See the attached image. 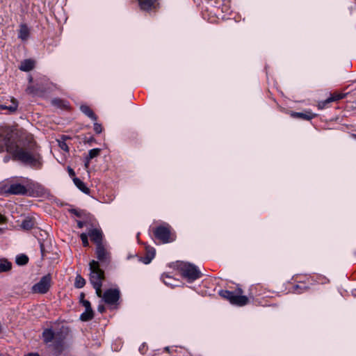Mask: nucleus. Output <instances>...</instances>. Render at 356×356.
<instances>
[{
	"label": "nucleus",
	"instance_id": "nucleus-35",
	"mask_svg": "<svg viewBox=\"0 0 356 356\" xmlns=\"http://www.w3.org/2000/svg\"><path fill=\"white\" fill-rule=\"evenodd\" d=\"M299 289H300V291H298V293H302V292L303 291V290H302V289H307V287H306L305 286L296 285V290H298Z\"/></svg>",
	"mask_w": 356,
	"mask_h": 356
},
{
	"label": "nucleus",
	"instance_id": "nucleus-40",
	"mask_svg": "<svg viewBox=\"0 0 356 356\" xmlns=\"http://www.w3.org/2000/svg\"><path fill=\"white\" fill-rule=\"evenodd\" d=\"M4 149V147L3 145L0 144V153L2 152Z\"/></svg>",
	"mask_w": 356,
	"mask_h": 356
},
{
	"label": "nucleus",
	"instance_id": "nucleus-5",
	"mask_svg": "<svg viewBox=\"0 0 356 356\" xmlns=\"http://www.w3.org/2000/svg\"><path fill=\"white\" fill-rule=\"evenodd\" d=\"M51 275L49 274L43 276L38 283L35 284L32 286L31 290L35 293H46L51 286Z\"/></svg>",
	"mask_w": 356,
	"mask_h": 356
},
{
	"label": "nucleus",
	"instance_id": "nucleus-18",
	"mask_svg": "<svg viewBox=\"0 0 356 356\" xmlns=\"http://www.w3.org/2000/svg\"><path fill=\"white\" fill-rule=\"evenodd\" d=\"M35 226V221L32 218L27 217L24 219L21 223L22 229L24 230H30Z\"/></svg>",
	"mask_w": 356,
	"mask_h": 356
},
{
	"label": "nucleus",
	"instance_id": "nucleus-12",
	"mask_svg": "<svg viewBox=\"0 0 356 356\" xmlns=\"http://www.w3.org/2000/svg\"><path fill=\"white\" fill-rule=\"evenodd\" d=\"M145 250H146L145 256L143 257H141L140 261L145 264H148L154 258L155 254H156V250L154 248L149 247V246L146 247Z\"/></svg>",
	"mask_w": 356,
	"mask_h": 356
},
{
	"label": "nucleus",
	"instance_id": "nucleus-21",
	"mask_svg": "<svg viewBox=\"0 0 356 356\" xmlns=\"http://www.w3.org/2000/svg\"><path fill=\"white\" fill-rule=\"evenodd\" d=\"M81 111L92 120L96 121L97 116L93 111L87 105H81L80 107Z\"/></svg>",
	"mask_w": 356,
	"mask_h": 356
},
{
	"label": "nucleus",
	"instance_id": "nucleus-8",
	"mask_svg": "<svg viewBox=\"0 0 356 356\" xmlns=\"http://www.w3.org/2000/svg\"><path fill=\"white\" fill-rule=\"evenodd\" d=\"M96 255L100 262L103 264H108L110 262V252L105 248L103 244L97 245Z\"/></svg>",
	"mask_w": 356,
	"mask_h": 356
},
{
	"label": "nucleus",
	"instance_id": "nucleus-22",
	"mask_svg": "<svg viewBox=\"0 0 356 356\" xmlns=\"http://www.w3.org/2000/svg\"><path fill=\"white\" fill-rule=\"evenodd\" d=\"M74 184L76 185V186L83 193L88 194L89 193V188L85 185V184L79 178H74L73 179Z\"/></svg>",
	"mask_w": 356,
	"mask_h": 356
},
{
	"label": "nucleus",
	"instance_id": "nucleus-13",
	"mask_svg": "<svg viewBox=\"0 0 356 356\" xmlns=\"http://www.w3.org/2000/svg\"><path fill=\"white\" fill-rule=\"evenodd\" d=\"M30 35V30L27 25L25 24H22L19 26V30L18 33V38L21 39L22 41H26L28 40Z\"/></svg>",
	"mask_w": 356,
	"mask_h": 356
},
{
	"label": "nucleus",
	"instance_id": "nucleus-36",
	"mask_svg": "<svg viewBox=\"0 0 356 356\" xmlns=\"http://www.w3.org/2000/svg\"><path fill=\"white\" fill-rule=\"evenodd\" d=\"M84 225V222L83 221H77V226L79 227V228H82Z\"/></svg>",
	"mask_w": 356,
	"mask_h": 356
},
{
	"label": "nucleus",
	"instance_id": "nucleus-44",
	"mask_svg": "<svg viewBox=\"0 0 356 356\" xmlns=\"http://www.w3.org/2000/svg\"><path fill=\"white\" fill-rule=\"evenodd\" d=\"M40 248H41V251H42V250H43V245L41 244Z\"/></svg>",
	"mask_w": 356,
	"mask_h": 356
},
{
	"label": "nucleus",
	"instance_id": "nucleus-20",
	"mask_svg": "<svg viewBox=\"0 0 356 356\" xmlns=\"http://www.w3.org/2000/svg\"><path fill=\"white\" fill-rule=\"evenodd\" d=\"M54 337L55 334L51 329H45L42 332V338L46 343L51 342Z\"/></svg>",
	"mask_w": 356,
	"mask_h": 356
},
{
	"label": "nucleus",
	"instance_id": "nucleus-24",
	"mask_svg": "<svg viewBox=\"0 0 356 356\" xmlns=\"http://www.w3.org/2000/svg\"><path fill=\"white\" fill-rule=\"evenodd\" d=\"M341 98H342V96H341V95L330 97L327 98V99H325V101H323V102L318 103V106L320 109H323L330 102H334L337 99H340Z\"/></svg>",
	"mask_w": 356,
	"mask_h": 356
},
{
	"label": "nucleus",
	"instance_id": "nucleus-29",
	"mask_svg": "<svg viewBox=\"0 0 356 356\" xmlns=\"http://www.w3.org/2000/svg\"><path fill=\"white\" fill-rule=\"evenodd\" d=\"M88 234L82 233L80 235V238L81 239L83 245L84 247H88L89 245L88 239Z\"/></svg>",
	"mask_w": 356,
	"mask_h": 356
},
{
	"label": "nucleus",
	"instance_id": "nucleus-4",
	"mask_svg": "<svg viewBox=\"0 0 356 356\" xmlns=\"http://www.w3.org/2000/svg\"><path fill=\"white\" fill-rule=\"evenodd\" d=\"M178 268L179 269L182 276L186 278L189 282L194 281L201 276V272L195 265L187 263L181 262Z\"/></svg>",
	"mask_w": 356,
	"mask_h": 356
},
{
	"label": "nucleus",
	"instance_id": "nucleus-32",
	"mask_svg": "<svg viewBox=\"0 0 356 356\" xmlns=\"http://www.w3.org/2000/svg\"><path fill=\"white\" fill-rule=\"evenodd\" d=\"M82 302H83V305L85 307L86 309H92L90 302L88 300H83Z\"/></svg>",
	"mask_w": 356,
	"mask_h": 356
},
{
	"label": "nucleus",
	"instance_id": "nucleus-23",
	"mask_svg": "<svg viewBox=\"0 0 356 356\" xmlns=\"http://www.w3.org/2000/svg\"><path fill=\"white\" fill-rule=\"evenodd\" d=\"M12 264L6 259H0V272H7L11 269Z\"/></svg>",
	"mask_w": 356,
	"mask_h": 356
},
{
	"label": "nucleus",
	"instance_id": "nucleus-42",
	"mask_svg": "<svg viewBox=\"0 0 356 356\" xmlns=\"http://www.w3.org/2000/svg\"><path fill=\"white\" fill-rule=\"evenodd\" d=\"M8 161V157H5L4 158V162H7Z\"/></svg>",
	"mask_w": 356,
	"mask_h": 356
},
{
	"label": "nucleus",
	"instance_id": "nucleus-28",
	"mask_svg": "<svg viewBox=\"0 0 356 356\" xmlns=\"http://www.w3.org/2000/svg\"><path fill=\"white\" fill-rule=\"evenodd\" d=\"M86 284V280L84 278H83L81 275H77L75 279V283L74 285L76 288L81 289L83 287V286Z\"/></svg>",
	"mask_w": 356,
	"mask_h": 356
},
{
	"label": "nucleus",
	"instance_id": "nucleus-17",
	"mask_svg": "<svg viewBox=\"0 0 356 356\" xmlns=\"http://www.w3.org/2000/svg\"><path fill=\"white\" fill-rule=\"evenodd\" d=\"M291 116L293 118H299L304 120H309L313 119L316 115L311 112L306 113H300V112H293L291 113Z\"/></svg>",
	"mask_w": 356,
	"mask_h": 356
},
{
	"label": "nucleus",
	"instance_id": "nucleus-38",
	"mask_svg": "<svg viewBox=\"0 0 356 356\" xmlns=\"http://www.w3.org/2000/svg\"><path fill=\"white\" fill-rule=\"evenodd\" d=\"M98 311H99V312L102 313V312L104 311V306H101V305H99V306L98 307Z\"/></svg>",
	"mask_w": 356,
	"mask_h": 356
},
{
	"label": "nucleus",
	"instance_id": "nucleus-16",
	"mask_svg": "<svg viewBox=\"0 0 356 356\" xmlns=\"http://www.w3.org/2000/svg\"><path fill=\"white\" fill-rule=\"evenodd\" d=\"M34 67V61L31 59H26L23 60L20 66L19 67V70L23 72H29Z\"/></svg>",
	"mask_w": 356,
	"mask_h": 356
},
{
	"label": "nucleus",
	"instance_id": "nucleus-41",
	"mask_svg": "<svg viewBox=\"0 0 356 356\" xmlns=\"http://www.w3.org/2000/svg\"><path fill=\"white\" fill-rule=\"evenodd\" d=\"M165 350L167 351V352H169L170 351V348L169 347H165Z\"/></svg>",
	"mask_w": 356,
	"mask_h": 356
},
{
	"label": "nucleus",
	"instance_id": "nucleus-37",
	"mask_svg": "<svg viewBox=\"0 0 356 356\" xmlns=\"http://www.w3.org/2000/svg\"><path fill=\"white\" fill-rule=\"evenodd\" d=\"M24 356H40V355L36 353H31L25 355Z\"/></svg>",
	"mask_w": 356,
	"mask_h": 356
},
{
	"label": "nucleus",
	"instance_id": "nucleus-26",
	"mask_svg": "<svg viewBox=\"0 0 356 356\" xmlns=\"http://www.w3.org/2000/svg\"><path fill=\"white\" fill-rule=\"evenodd\" d=\"M29 261V257L24 254H19L16 257L15 262L19 266L26 265Z\"/></svg>",
	"mask_w": 356,
	"mask_h": 356
},
{
	"label": "nucleus",
	"instance_id": "nucleus-1",
	"mask_svg": "<svg viewBox=\"0 0 356 356\" xmlns=\"http://www.w3.org/2000/svg\"><path fill=\"white\" fill-rule=\"evenodd\" d=\"M7 151L12 154L14 160L18 161L24 165L35 169H40L42 167V156L34 148L19 147L18 145L12 147L7 145Z\"/></svg>",
	"mask_w": 356,
	"mask_h": 356
},
{
	"label": "nucleus",
	"instance_id": "nucleus-19",
	"mask_svg": "<svg viewBox=\"0 0 356 356\" xmlns=\"http://www.w3.org/2000/svg\"><path fill=\"white\" fill-rule=\"evenodd\" d=\"M100 152H101V149H99V148H94V149L89 150L88 155L87 156V157L86 159V161L85 163V165L86 168L88 167L90 161L91 159L97 157V156H99Z\"/></svg>",
	"mask_w": 356,
	"mask_h": 356
},
{
	"label": "nucleus",
	"instance_id": "nucleus-39",
	"mask_svg": "<svg viewBox=\"0 0 356 356\" xmlns=\"http://www.w3.org/2000/svg\"><path fill=\"white\" fill-rule=\"evenodd\" d=\"M68 172L70 175H74V172L72 168H69Z\"/></svg>",
	"mask_w": 356,
	"mask_h": 356
},
{
	"label": "nucleus",
	"instance_id": "nucleus-3",
	"mask_svg": "<svg viewBox=\"0 0 356 356\" xmlns=\"http://www.w3.org/2000/svg\"><path fill=\"white\" fill-rule=\"evenodd\" d=\"M241 289H238L237 293L227 290H221L219 292L220 296L228 300L231 304L238 306H243L248 302V298L245 296H241Z\"/></svg>",
	"mask_w": 356,
	"mask_h": 356
},
{
	"label": "nucleus",
	"instance_id": "nucleus-15",
	"mask_svg": "<svg viewBox=\"0 0 356 356\" xmlns=\"http://www.w3.org/2000/svg\"><path fill=\"white\" fill-rule=\"evenodd\" d=\"M161 279L166 286H170L172 288L179 286V282L171 276L168 275H163Z\"/></svg>",
	"mask_w": 356,
	"mask_h": 356
},
{
	"label": "nucleus",
	"instance_id": "nucleus-31",
	"mask_svg": "<svg viewBox=\"0 0 356 356\" xmlns=\"http://www.w3.org/2000/svg\"><path fill=\"white\" fill-rule=\"evenodd\" d=\"M70 213L75 215L77 217H81V216H82V211L80 210L75 209H70Z\"/></svg>",
	"mask_w": 356,
	"mask_h": 356
},
{
	"label": "nucleus",
	"instance_id": "nucleus-9",
	"mask_svg": "<svg viewBox=\"0 0 356 356\" xmlns=\"http://www.w3.org/2000/svg\"><path fill=\"white\" fill-rule=\"evenodd\" d=\"M6 191L13 195H24L27 193V189L21 184H13L8 187Z\"/></svg>",
	"mask_w": 356,
	"mask_h": 356
},
{
	"label": "nucleus",
	"instance_id": "nucleus-2",
	"mask_svg": "<svg viewBox=\"0 0 356 356\" xmlns=\"http://www.w3.org/2000/svg\"><path fill=\"white\" fill-rule=\"evenodd\" d=\"M90 282L95 289L98 297L102 296V281L104 279V273L100 269L99 262L92 260L90 262Z\"/></svg>",
	"mask_w": 356,
	"mask_h": 356
},
{
	"label": "nucleus",
	"instance_id": "nucleus-11",
	"mask_svg": "<svg viewBox=\"0 0 356 356\" xmlns=\"http://www.w3.org/2000/svg\"><path fill=\"white\" fill-rule=\"evenodd\" d=\"M139 6L141 10L145 11H150L156 10V0H138Z\"/></svg>",
	"mask_w": 356,
	"mask_h": 356
},
{
	"label": "nucleus",
	"instance_id": "nucleus-10",
	"mask_svg": "<svg viewBox=\"0 0 356 356\" xmlns=\"http://www.w3.org/2000/svg\"><path fill=\"white\" fill-rule=\"evenodd\" d=\"M88 234L91 241H93L96 245L102 244V232L100 229L96 228L91 229Z\"/></svg>",
	"mask_w": 356,
	"mask_h": 356
},
{
	"label": "nucleus",
	"instance_id": "nucleus-43",
	"mask_svg": "<svg viewBox=\"0 0 356 356\" xmlns=\"http://www.w3.org/2000/svg\"><path fill=\"white\" fill-rule=\"evenodd\" d=\"M3 233V229L0 228V234Z\"/></svg>",
	"mask_w": 356,
	"mask_h": 356
},
{
	"label": "nucleus",
	"instance_id": "nucleus-6",
	"mask_svg": "<svg viewBox=\"0 0 356 356\" xmlns=\"http://www.w3.org/2000/svg\"><path fill=\"white\" fill-rule=\"evenodd\" d=\"M155 237L163 243L170 242V231L168 226H159L154 232Z\"/></svg>",
	"mask_w": 356,
	"mask_h": 356
},
{
	"label": "nucleus",
	"instance_id": "nucleus-14",
	"mask_svg": "<svg viewBox=\"0 0 356 356\" xmlns=\"http://www.w3.org/2000/svg\"><path fill=\"white\" fill-rule=\"evenodd\" d=\"M18 107V103L16 99L13 98L10 105L0 104V110H7L9 113L15 112Z\"/></svg>",
	"mask_w": 356,
	"mask_h": 356
},
{
	"label": "nucleus",
	"instance_id": "nucleus-33",
	"mask_svg": "<svg viewBox=\"0 0 356 356\" xmlns=\"http://www.w3.org/2000/svg\"><path fill=\"white\" fill-rule=\"evenodd\" d=\"M60 147L62 149H63V150H65L66 152H68V146H67V145L65 143H60Z\"/></svg>",
	"mask_w": 356,
	"mask_h": 356
},
{
	"label": "nucleus",
	"instance_id": "nucleus-34",
	"mask_svg": "<svg viewBox=\"0 0 356 356\" xmlns=\"http://www.w3.org/2000/svg\"><path fill=\"white\" fill-rule=\"evenodd\" d=\"M7 221L6 218L0 213V225L6 223Z\"/></svg>",
	"mask_w": 356,
	"mask_h": 356
},
{
	"label": "nucleus",
	"instance_id": "nucleus-30",
	"mask_svg": "<svg viewBox=\"0 0 356 356\" xmlns=\"http://www.w3.org/2000/svg\"><path fill=\"white\" fill-rule=\"evenodd\" d=\"M94 131L97 134H100L102 131V127L100 124L97 122L94 123Z\"/></svg>",
	"mask_w": 356,
	"mask_h": 356
},
{
	"label": "nucleus",
	"instance_id": "nucleus-25",
	"mask_svg": "<svg viewBox=\"0 0 356 356\" xmlns=\"http://www.w3.org/2000/svg\"><path fill=\"white\" fill-rule=\"evenodd\" d=\"M93 318V311L92 309H87L80 316V319L83 321H88Z\"/></svg>",
	"mask_w": 356,
	"mask_h": 356
},
{
	"label": "nucleus",
	"instance_id": "nucleus-27",
	"mask_svg": "<svg viewBox=\"0 0 356 356\" xmlns=\"http://www.w3.org/2000/svg\"><path fill=\"white\" fill-rule=\"evenodd\" d=\"M44 88H35L34 86H29L26 89V92L29 94L38 95L40 93L43 92Z\"/></svg>",
	"mask_w": 356,
	"mask_h": 356
},
{
	"label": "nucleus",
	"instance_id": "nucleus-7",
	"mask_svg": "<svg viewBox=\"0 0 356 356\" xmlns=\"http://www.w3.org/2000/svg\"><path fill=\"white\" fill-rule=\"evenodd\" d=\"M120 298V291L118 289H108L104 295V301L108 305H113L116 303Z\"/></svg>",
	"mask_w": 356,
	"mask_h": 356
}]
</instances>
